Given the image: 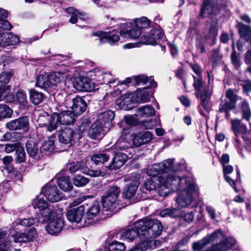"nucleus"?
<instances>
[{
	"instance_id": "obj_13",
	"label": "nucleus",
	"mask_w": 251,
	"mask_h": 251,
	"mask_svg": "<svg viewBox=\"0 0 251 251\" xmlns=\"http://www.w3.org/2000/svg\"><path fill=\"white\" fill-rule=\"evenodd\" d=\"M85 97L76 96L72 99L71 106L72 112L75 116H78L83 113L86 109L87 103Z\"/></svg>"
},
{
	"instance_id": "obj_52",
	"label": "nucleus",
	"mask_w": 251,
	"mask_h": 251,
	"mask_svg": "<svg viewBox=\"0 0 251 251\" xmlns=\"http://www.w3.org/2000/svg\"><path fill=\"white\" fill-rule=\"evenodd\" d=\"M7 232L0 231V251H9V245L6 239Z\"/></svg>"
},
{
	"instance_id": "obj_39",
	"label": "nucleus",
	"mask_w": 251,
	"mask_h": 251,
	"mask_svg": "<svg viewBox=\"0 0 251 251\" xmlns=\"http://www.w3.org/2000/svg\"><path fill=\"white\" fill-rule=\"evenodd\" d=\"M241 102L239 106L241 110L242 117L247 121H249L251 116V111L247 100L245 99L240 98Z\"/></svg>"
},
{
	"instance_id": "obj_62",
	"label": "nucleus",
	"mask_w": 251,
	"mask_h": 251,
	"mask_svg": "<svg viewBox=\"0 0 251 251\" xmlns=\"http://www.w3.org/2000/svg\"><path fill=\"white\" fill-rule=\"evenodd\" d=\"M245 64L249 65L246 69V72L251 74V49L248 50L245 54L244 58Z\"/></svg>"
},
{
	"instance_id": "obj_63",
	"label": "nucleus",
	"mask_w": 251,
	"mask_h": 251,
	"mask_svg": "<svg viewBox=\"0 0 251 251\" xmlns=\"http://www.w3.org/2000/svg\"><path fill=\"white\" fill-rule=\"evenodd\" d=\"M92 73L93 75H92L91 76L92 77H94V79H95L98 81H99L100 83L101 81L103 78V75L104 74L103 71L99 68H97L94 69Z\"/></svg>"
},
{
	"instance_id": "obj_15",
	"label": "nucleus",
	"mask_w": 251,
	"mask_h": 251,
	"mask_svg": "<svg viewBox=\"0 0 251 251\" xmlns=\"http://www.w3.org/2000/svg\"><path fill=\"white\" fill-rule=\"evenodd\" d=\"M92 36L99 37V40L100 43H108L111 45H114L120 39L118 34H111L107 31H99L94 32L92 34Z\"/></svg>"
},
{
	"instance_id": "obj_7",
	"label": "nucleus",
	"mask_w": 251,
	"mask_h": 251,
	"mask_svg": "<svg viewBox=\"0 0 251 251\" xmlns=\"http://www.w3.org/2000/svg\"><path fill=\"white\" fill-rule=\"evenodd\" d=\"M231 130L234 132L236 137L235 141L238 145H239L240 142L238 139V136L241 135L242 138L247 141L248 138L247 137L248 129L247 126L241 123V121L237 119L232 120L231 121Z\"/></svg>"
},
{
	"instance_id": "obj_43",
	"label": "nucleus",
	"mask_w": 251,
	"mask_h": 251,
	"mask_svg": "<svg viewBox=\"0 0 251 251\" xmlns=\"http://www.w3.org/2000/svg\"><path fill=\"white\" fill-rule=\"evenodd\" d=\"M100 205L97 202L93 203V204L89 208L86 212V218L88 220L93 219L98 215L100 213Z\"/></svg>"
},
{
	"instance_id": "obj_32",
	"label": "nucleus",
	"mask_w": 251,
	"mask_h": 251,
	"mask_svg": "<svg viewBox=\"0 0 251 251\" xmlns=\"http://www.w3.org/2000/svg\"><path fill=\"white\" fill-rule=\"evenodd\" d=\"M194 82L193 86L195 90V96H197L198 93L205 94V93L211 91L208 87L203 86V81L201 76H193Z\"/></svg>"
},
{
	"instance_id": "obj_58",
	"label": "nucleus",
	"mask_w": 251,
	"mask_h": 251,
	"mask_svg": "<svg viewBox=\"0 0 251 251\" xmlns=\"http://www.w3.org/2000/svg\"><path fill=\"white\" fill-rule=\"evenodd\" d=\"M35 223V220L33 218H24L21 220H17L14 224L15 226L21 225L24 226H30Z\"/></svg>"
},
{
	"instance_id": "obj_49",
	"label": "nucleus",
	"mask_w": 251,
	"mask_h": 251,
	"mask_svg": "<svg viewBox=\"0 0 251 251\" xmlns=\"http://www.w3.org/2000/svg\"><path fill=\"white\" fill-rule=\"evenodd\" d=\"M236 105L230 101H228L226 99L222 100L219 105V111L223 113L226 111H229L234 109Z\"/></svg>"
},
{
	"instance_id": "obj_31",
	"label": "nucleus",
	"mask_w": 251,
	"mask_h": 251,
	"mask_svg": "<svg viewBox=\"0 0 251 251\" xmlns=\"http://www.w3.org/2000/svg\"><path fill=\"white\" fill-rule=\"evenodd\" d=\"M115 113L111 110H107L99 114L98 115L97 121L100 124L106 127V125H109V123L114 119Z\"/></svg>"
},
{
	"instance_id": "obj_30",
	"label": "nucleus",
	"mask_w": 251,
	"mask_h": 251,
	"mask_svg": "<svg viewBox=\"0 0 251 251\" xmlns=\"http://www.w3.org/2000/svg\"><path fill=\"white\" fill-rule=\"evenodd\" d=\"M238 33L241 38L246 42L251 39V27L242 23H238L236 25Z\"/></svg>"
},
{
	"instance_id": "obj_46",
	"label": "nucleus",
	"mask_w": 251,
	"mask_h": 251,
	"mask_svg": "<svg viewBox=\"0 0 251 251\" xmlns=\"http://www.w3.org/2000/svg\"><path fill=\"white\" fill-rule=\"evenodd\" d=\"M137 112L139 115L146 117L151 116L155 114L154 108L150 105H144L139 108Z\"/></svg>"
},
{
	"instance_id": "obj_8",
	"label": "nucleus",
	"mask_w": 251,
	"mask_h": 251,
	"mask_svg": "<svg viewBox=\"0 0 251 251\" xmlns=\"http://www.w3.org/2000/svg\"><path fill=\"white\" fill-rule=\"evenodd\" d=\"M163 36V33L161 29L153 28L147 35L142 36L141 42L146 45H155Z\"/></svg>"
},
{
	"instance_id": "obj_50",
	"label": "nucleus",
	"mask_w": 251,
	"mask_h": 251,
	"mask_svg": "<svg viewBox=\"0 0 251 251\" xmlns=\"http://www.w3.org/2000/svg\"><path fill=\"white\" fill-rule=\"evenodd\" d=\"M12 113V110L8 106L0 104V121L10 118Z\"/></svg>"
},
{
	"instance_id": "obj_5",
	"label": "nucleus",
	"mask_w": 251,
	"mask_h": 251,
	"mask_svg": "<svg viewBox=\"0 0 251 251\" xmlns=\"http://www.w3.org/2000/svg\"><path fill=\"white\" fill-rule=\"evenodd\" d=\"M33 205L34 208L38 209L40 211V217L38 218L39 222L45 223L50 220L54 213L52 205L42 198H36L33 201Z\"/></svg>"
},
{
	"instance_id": "obj_19",
	"label": "nucleus",
	"mask_w": 251,
	"mask_h": 251,
	"mask_svg": "<svg viewBox=\"0 0 251 251\" xmlns=\"http://www.w3.org/2000/svg\"><path fill=\"white\" fill-rule=\"evenodd\" d=\"M85 207L81 205L76 208H72L66 213V217L71 222L79 223L84 215Z\"/></svg>"
},
{
	"instance_id": "obj_41",
	"label": "nucleus",
	"mask_w": 251,
	"mask_h": 251,
	"mask_svg": "<svg viewBox=\"0 0 251 251\" xmlns=\"http://www.w3.org/2000/svg\"><path fill=\"white\" fill-rule=\"evenodd\" d=\"M109 159V155L107 153H100L93 155L91 160L97 165L103 164Z\"/></svg>"
},
{
	"instance_id": "obj_12",
	"label": "nucleus",
	"mask_w": 251,
	"mask_h": 251,
	"mask_svg": "<svg viewBox=\"0 0 251 251\" xmlns=\"http://www.w3.org/2000/svg\"><path fill=\"white\" fill-rule=\"evenodd\" d=\"M29 120L27 117H21L12 120L6 125V126L10 130H23L28 131Z\"/></svg>"
},
{
	"instance_id": "obj_26",
	"label": "nucleus",
	"mask_w": 251,
	"mask_h": 251,
	"mask_svg": "<svg viewBox=\"0 0 251 251\" xmlns=\"http://www.w3.org/2000/svg\"><path fill=\"white\" fill-rule=\"evenodd\" d=\"M36 235V230L34 227L31 228L27 232L16 233L14 241L15 242H28L31 241Z\"/></svg>"
},
{
	"instance_id": "obj_21",
	"label": "nucleus",
	"mask_w": 251,
	"mask_h": 251,
	"mask_svg": "<svg viewBox=\"0 0 251 251\" xmlns=\"http://www.w3.org/2000/svg\"><path fill=\"white\" fill-rule=\"evenodd\" d=\"M158 187L156 188L154 184L153 180L152 179H148L144 182L143 186L141 187L143 193L146 194H151L153 196L156 197V194L161 197H164L166 195H161L159 193V190L160 186V183L158 180Z\"/></svg>"
},
{
	"instance_id": "obj_20",
	"label": "nucleus",
	"mask_w": 251,
	"mask_h": 251,
	"mask_svg": "<svg viewBox=\"0 0 251 251\" xmlns=\"http://www.w3.org/2000/svg\"><path fill=\"white\" fill-rule=\"evenodd\" d=\"M218 33L217 23H212L210 26L203 31L204 38L207 41L210 46H213L216 43Z\"/></svg>"
},
{
	"instance_id": "obj_22",
	"label": "nucleus",
	"mask_w": 251,
	"mask_h": 251,
	"mask_svg": "<svg viewBox=\"0 0 251 251\" xmlns=\"http://www.w3.org/2000/svg\"><path fill=\"white\" fill-rule=\"evenodd\" d=\"M74 135L75 132L73 129L69 127H65L61 129L58 135L59 142L66 145L72 144Z\"/></svg>"
},
{
	"instance_id": "obj_54",
	"label": "nucleus",
	"mask_w": 251,
	"mask_h": 251,
	"mask_svg": "<svg viewBox=\"0 0 251 251\" xmlns=\"http://www.w3.org/2000/svg\"><path fill=\"white\" fill-rule=\"evenodd\" d=\"M52 137H50L48 140L45 141L42 143L41 150L52 152L54 149V141Z\"/></svg>"
},
{
	"instance_id": "obj_40",
	"label": "nucleus",
	"mask_w": 251,
	"mask_h": 251,
	"mask_svg": "<svg viewBox=\"0 0 251 251\" xmlns=\"http://www.w3.org/2000/svg\"><path fill=\"white\" fill-rule=\"evenodd\" d=\"M134 80L135 81V84L136 85H139L140 84H145L148 81H150V86L154 88L157 86V83L153 80L152 77L149 78L148 76L144 75H138L134 78Z\"/></svg>"
},
{
	"instance_id": "obj_6",
	"label": "nucleus",
	"mask_w": 251,
	"mask_h": 251,
	"mask_svg": "<svg viewBox=\"0 0 251 251\" xmlns=\"http://www.w3.org/2000/svg\"><path fill=\"white\" fill-rule=\"evenodd\" d=\"M151 99V95L149 91H146V88L138 92L135 94L127 93L122 95L120 100L123 104L129 105L130 102L145 103L149 101Z\"/></svg>"
},
{
	"instance_id": "obj_27",
	"label": "nucleus",
	"mask_w": 251,
	"mask_h": 251,
	"mask_svg": "<svg viewBox=\"0 0 251 251\" xmlns=\"http://www.w3.org/2000/svg\"><path fill=\"white\" fill-rule=\"evenodd\" d=\"M152 135L151 132L143 131L137 133L134 137L133 142L137 146H139L151 140Z\"/></svg>"
},
{
	"instance_id": "obj_47",
	"label": "nucleus",
	"mask_w": 251,
	"mask_h": 251,
	"mask_svg": "<svg viewBox=\"0 0 251 251\" xmlns=\"http://www.w3.org/2000/svg\"><path fill=\"white\" fill-rule=\"evenodd\" d=\"M36 86L43 89L50 87L48 75L44 76L43 75H38L37 77Z\"/></svg>"
},
{
	"instance_id": "obj_53",
	"label": "nucleus",
	"mask_w": 251,
	"mask_h": 251,
	"mask_svg": "<svg viewBox=\"0 0 251 251\" xmlns=\"http://www.w3.org/2000/svg\"><path fill=\"white\" fill-rule=\"evenodd\" d=\"M147 173L148 176L153 177H158V176H161L162 171L159 164H155L152 165L147 170ZM157 179L158 180V177H157Z\"/></svg>"
},
{
	"instance_id": "obj_55",
	"label": "nucleus",
	"mask_w": 251,
	"mask_h": 251,
	"mask_svg": "<svg viewBox=\"0 0 251 251\" xmlns=\"http://www.w3.org/2000/svg\"><path fill=\"white\" fill-rule=\"evenodd\" d=\"M126 249L124 243L116 241L109 244L108 247V251H125Z\"/></svg>"
},
{
	"instance_id": "obj_60",
	"label": "nucleus",
	"mask_w": 251,
	"mask_h": 251,
	"mask_svg": "<svg viewBox=\"0 0 251 251\" xmlns=\"http://www.w3.org/2000/svg\"><path fill=\"white\" fill-rule=\"evenodd\" d=\"M16 99L22 105H25L27 103L26 95L22 91H19L16 94Z\"/></svg>"
},
{
	"instance_id": "obj_1",
	"label": "nucleus",
	"mask_w": 251,
	"mask_h": 251,
	"mask_svg": "<svg viewBox=\"0 0 251 251\" xmlns=\"http://www.w3.org/2000/svg\"><path fill=\"white\" fill-rule=\"evenodd\" d=\"M174 159H168L159 163L162 171L158 180L160 183L159 193L161 195H167L177 192L176 202L180 207H186L193 201L195 193L193 179L190 177H180L176 173L180 170L181 164H174Z\"/></svg>"
},
{
	"instance_id": "obj_23",
	"label": "nucleus",
	"mask_w": 251,
	"mask_h": 251,
	"mask_svg": "<svg viewBox=\"0 0 251 251\" xmlns=\"http://www.w3.org/2000/svg\"><path fill=\"white\" fill-rule=\"evenodd\" d=\"M139 182L133 180L126 184L123 191V197L126 199H130L134 197L139 187Z\"/></svg>"
},
{
	"instance_id": "obj_25",
	"label": "nucleus",
	"mask_w": 251,
	"mask_h": 251,
	"mask_svg": "<svg viewBox=\"0 0 251 251\" xmlns=\"http://www.w3.org/2000/svg\"><path fill=\"white\" fill-rule=\"evenodd\" d=\"M104 127L97 121L92 124L88 131V136L92 139H95L100 138L104 134Z\"/></svg>"
},
{
	"instance_id": "obj_61",
	"label": "nucleus",
	"mask_w": 251,
	"mask_h": 251,
	"mask_svg": "<svg viewBox=\"0 0 251 251\" xmlns=\"http://www.w3.org/2000/svg\"><path fill=\"white\" fill-rule=\"evenodd\" d=\"M241 85L243 88V92L246 95L251 92V80L247 79L241 81Z\"/></svg>"
},
{
	"instance_id": "obj_33",
	"label": "nucleus",
	"mask_w": 251,
	"mask_h": 251,
	"mask_svg": "<svg viewBox=\"0 0 251 251\" xmlns=\"http://www.w3.org/2000/svg\"><path fill=\"white\" fill-rule=\"evenodd\" d=\"M75 114L70 111H64L58 113V120L60 125H70L74 122Z\"/></svg>"
},
{
	"instance_id": "obj_51",
	"label": "nucleus",
	"mask_w": 251,
	"mask_h": 251,
	"mask_svg": "<svg viewBox=\"0 0 251 251\" xmlns=\"http://www.w3.org/2000/svg\"><path fill=\"white\" fill-rule=\"evenodd\" d=\"M237 92L238 90L236 89H229L226 93V97L235 105L236 101L240 100V98H242L237 95Z\"/></svg>"
},
{
	"instance_id": "obj_24",
	"label": "nucleus",
	"mask_w": 251,
	"mask_h": 251,
	"mask_svg": "<svg viewBox=\"0 0 251 251\" xmlns=\"http://www.w3.org/2000/svg\"><path fill=\"white\" fill-rule=\"evenodd\" d=\"M126 25L128 27H130V28L129 29L127 28H123L122 29L120 32L122 37L131 39H136L141 35L142 31L140 29H138L134 25H130L129 23H127Z\"/></svg>"
},
{
	"instance_id": "obj_18",
	"label": "nucleus",
	"mask_w": 251,
	"mask_h": 251,
	"mask_svg": "<svg viewBox=\"0 0 251 251\" xmlns=\"http://www.w3.org/2000/svg\"><path fill=\"white\" fill-rule=\"evenodd\" d=\"M236 240L233 237L226 238L221 242L212 246L206 251H227L236 244Z\"/></svg>"
},
{
	"instance_id": "obj_16",
	"label": "nucleus",
	"mask_w": 251,
	"mask_h": 251,
	"mask_svg": "<svg viewBox=\"0 0 251 251\" xmlns=\"http://www.w3.org/2000/svg\"><path fill=\"white\" fill-rule=\"evenodd\" d=\"M73 86L80 91H91L93 87L91 85L90 79L87 77L81 76L73 80Z\"/></svg>"
},
{
	"instance_id": "obj_11",
	"label": "nucleus",
	"mask_w": 251,
	"mask_h": 251,
	"mask_svg": "<svg viewBox=\"0 0 251 251\" xmlns=\"http://www.w3.org/2000/svg\"><path fill=\"white\" fill-rule=\"evenodd\" d=\"M43 192L47 199L52 202H57L62 198V193L55 185L47 184L44 188Z\"/></svg>"
},
{
	"instance_id": "obj_3",
	"label": "nucleus",
	"mask_w": 251,
	"mask_h": 251,
	"mask_svg": "<svg viewBox=\"0 0 251 251\" xmlns=\"http://www.w3.org/2000/svg\"><path fill=\"white\" fill-rule=\"evenodd\" d=\"M120 193V187L117 185H110L106 188L105 194L101 198L103 211L115 212L121 208L119 200Z\"/></svg>"
},
{
	"instance_id": "obj_35",
	"label": "nucleus",
	"mask_w": 251,
	"mask_h": 251,
	"mask_svg": "<svg viewBox=\"0 0 251 251\" xmlns=\"http://www.w3.org/2000/svg\"><path fill=\"white\" fill-rule=\"evenodd\" d=\"M26 150L29 156L37 159L38 157L37 154L39 148L37 144L33 140H29L27 142Z\"/></svg>"
},
{
	"instance_id": "obj_42",
	"label": "nucleus",
	"mask_w": 251,
	"mask_h": 251,
	"mask_svg": "<svg viewBox=\"0 0 251 251\" xmlns=\"http://www.w3.org/2000/svg\"><path fill=\"white\" fill-rule=\"evenodd\" d=\"M7 16V11L0 8V28L8 30L11 29L12 26L8 21L4 19Z\"/></svg>"
},
{
	"instance_id": "obj_17",
	"label": "nucleus",
	"mask_w": 251,
	"mask_h": 251,
	"mask_svg": "<svg viewBox=\"0 0 251 251\" xmlns=\"http://www.w3.org/2000/svg\"><path fill=\"white\" fill-rule=\"evenodd\" d=\"M64 222L63 219L61 217L53 218L48 224L46 230L50 234L56 235L62 230Z\"/></svg>"
},
{
	"instance_id": "obj_38",
	"label": "nucleus",
	"mask_w": 251,
	"mask_h": 251,
	"mask_svg": "<svg viewBox=\"0 0 251 251\" xmlns=\"http://www.w3.org/2000/svg\"><path fill=\"white\" fill-rule=\"evenodd\" d=\"M66 75L61 72H53L48 75L50 86L57 85L66 78Z\"/></svg>"
},
{
	"instance_id": "obj_48",
	"label": "nucleus",
	"mask_w": 251,
	"mask_h": 251,
	"mask_svg": "<svg viewBox=\"0 0 251 251\" xmlns=\"http://www.w3.org/2000/svg\"><path fill=\"white\" fill-rule=\"evenodd\" d=\"M4 37L5 46L15 45L19 42V38L12 32H5Z\"/></svg>"
},
{
	"instance_id": "obj_56",
	"label": "nucleus",
	"mask_w": 251,
	"mask_h": 251,
	"mask_svg": "<svg viewBox=\"0 0 251 251\" xmlns=\"http://www.w3.org/2000/svg\"><path fill=\"white\" fill-rule=\"evenodd\" d=\"M16 157L15 161L17 163H21L25 161L26 154L24 148L18 147L16 151Z\"/></svg>"
},
{
	"instance_id": "obj_29",
	"label": "nucleus",
	"mask_w": 251,
	"mask_h": 251,
	"mask_svg": "<svg viewBox=\"0 0 251 251\" xmlns=\"http://www.w3.org/2000/svg\"><path fill=\"white\" fill-rule=\"evenodd\" d=\"M218 11L210 4L209 0H204L201 8L199 17L203 19L210 14H216Z\"/></svg>"
},
{
	"instance_id": "obj_59",
	"label": "nucleus",
	"mask_w": 251,
	"mask_h": 251,
	"mask_svg": "<svg viewBox=\"0 0 251 251\" xmlns=\"http://www.w3.org/2000/svg\"><path fill=\"white\" fill-rule=\"evenodd\" d=\"M232 64L236 70H238L240 67L241 63L239 59V55L237 54L235 50L233 49L230 56Z\"/></svg>"
},
{
	"instance_id": "obj_14",
	"label": "nucleus",
	"mask_w": 251,
	"mask_h": 251,
	"mask_svg": "<svg viewBox=\"0 0 251 251\" xmlns=\"http://www.w3.org/2000/svg\"><path fill=\"white\" fill-rule=\"evenodd\" d=\"M222 236V233L221 231L218 230L212 233L209 237H205L199 241L194 243L192 248L194 251H201V250L210 242L214 241L218 238Z\"/></svg>"
},
{
	"instance_id": "obj_10",
	"label": "nucleus",
	"mask_w": 251,
	"mask_h": 251,
	"mask_svg": "<svg viewBox=\"0 0 251 251\" xmlns=\"http://www.w3.org/2000/svg\"><path fill=\"white\" fill-rule=\"evenodd\" d=\"M211 91L204 93H198L197 98L200 99L201 102L200 107V113L201 115L206 117L207 114L211 109V104L210 103V96Z\"/></svg>"
},
{
	"instance_id": "obj_44",
	"label": "nucleus",
	"mask_w": 251,
	"mask_h": 251,
	"mask_svg": "<svg viewBox=\"0 0 251 251\" xmlns=\"http://www.w3.org/2000/svg\"><path fill=\"white\" fill-rule=\"evenodd\" d=\"M29 94L30 101L35 105L39 104L44 99L43 94L34 90H31Z\"/></svg>"
},
{
	"instance_id": "obj_4",
	"label": "nucleus",
	"mask_w": 251,
	"mask_h": 251,
	"mask_svg": "<svg viewBox=\"0 0 251 251\" xmlns=\"http://www.w3.org/2000/svg\"><path fill=\"white\" fill-rule=\"evenodd\" d=\"M112 150L115 155L109 165V168L112 170L118 169L125 164L128 158L126 152H130L132 149L129 148L126 142L121 138L112 146Z\"/></svg>"
},
{
	"instance_id": "obj_36",
	"label": "nucleus",
	"mask_w": 251,
	"mask_h": 251,
	"mask_svg": "<svg viewBox=\"0 0 251 251\" xmlns=\"http://www.w3.org/2000/svg\"><path fill=\"white\" fill-rule=\"evenodd\" d=\"M159 215L162 217L166 216H169L172 218L182 217L183 211L178 208H168L161 211Z\"/></svg>"
},
{
	"instance_id": "obj_37",
	"label": "nucleus",
	"mask_w": 251,
	"mask_h": 251,
	"mask_svg": "<svg viewBox=\"0 0 251 251\" xmlns=\"http://www.w3.org/2000/svg\"><path fill=\"white\" fill-rule=\"evenodd\" d=\"M60 125L58 120V113H53L50 117L48 124H44V126L46 127L48 131L50 132L56 129L59 125Z\"/></svg>"
},
{
	"instance_id": "obj_64",
	"label": "nucleus",
	"mask_w": 251,
	"mask_h": 251,
	"mask_svg": "<svg viewBox=\"0 0 251 251\" xmlns=\"http://www.w3.org/2000/svg\"><path fill=\"white\" fill-rule=\"evenodd\" d=\"M113 82H114V80L112 78L111 74L110 73H104L100 83L108 84Z\"/></svg>"
},
{
	"instance_id": "obj_2",
	"label": "nucleus",
	"mask_w": 251,
	"mask_h": 251,
	"mask_svg": "<svg viewBox=\"0 0 251 251\" xmlns=\"http://www.w3.org/2000/svg\"><path fill=\"white\" fill-rule=\"evenodd\" d=\"M163 230L161 223L158 220L145 219L139 220L134 224V228H128L121 233V238L134 240L139 236L141 239L154 238L159 236Z\"/></svg>"
},
{
	"instance_id": "obj_57",
	"label": "nucleus",
	"mask_w": 251,
	"mask_h": 251,
	"mask_svg": "<svg viewBox=\"0 0 251 251\" xmlns=\"http://www.w3.org/2000/svg\"><path fill=\"white\" fill-rule=\"evenodd\" d=\"M74 184L77 187H83L89 182V179L84 176L78 175L73 178Z\"/></svg>"
},
{
	"instance_id": "obj_34",
	"label": "nucleus",
	"mask_w": 251,
	"mask_h": 251,
	"mask_svg": "<svg viewBox=\"0 0 251 251\" xmlns=\"http://www.w3.org/2000/svg\"><path fill=\"white\" fill-rule=\"evenodd\" d=\"M151 21L146 17H142L134 20L132 22L129 23L130 25H134L135 27L142 30L148 28L150 26Z\"/></svg>"
},
{
	"instance_id": "obj_9",
	"label": "nucleus",
	"mask_w": 251,
	"mask_h": 251,
	"mask_svg": "<svg viewBox=\"0 0 251 251\" xmlns=\"http://www.w3.org/2000/svg\"><path fill=\"white\" fill-rule=\"evenodd\" d=\"M70 173L73 174L78 170H81L82 173L87 174L91 176L97 177L102 176V173L100 170H90L86 167L84 162L80 161L76 163H74L71 164L69 168Z\"/></svg>"
},
{
	"instance_id": "obj_45",
	"label": "nucleus",
	"mask_w": 251,
	"mask_h": 251,
	"mask_svg": "<svg viewBox=\"0 0 251 251\" xmlns=\"http://www.w3.org/2000/svg\"><path fill=\"white\" fill-rule=\"evenodd\" d=\"M13 75V72L11 70L2 72L0 75V87L9 86L6 84L9 82Z\"/></svg>"
},
{
	"instance_id": "obj_28",
	"label": "nucleus",
	"mask_w": 251,
	"mask_h": 251,
	"mask_svg": "<svg viewBox=\"0 0 251 251\" xmlns=\"http://www.w3.org/2000/svg\"><path fill=\"white\" fill-rule=\"evenodd\" d=\"M54 179L57 182L60 189L64 191H69L71 190L73 187L68 176L58 174L56 175Z\"/></svg>"
}]
</instances>
